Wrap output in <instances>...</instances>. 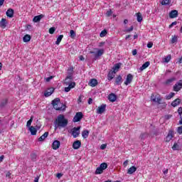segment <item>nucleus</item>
I'll return each instance as SVG.
<instances>
[{
  "label": "nucleus",
  "mask_w": 182,
  "mask_h": 182,
  "mask_svg": "<svg viewBox=\"0 0 182 182\" xmlns=\"http://www.w3.org/2000/svg\"><path fill=\"white\" fill-rule=\"evenodd\" d=\"M69 121L63 114H59L55 121V130L57 129H65L68 126Z\"/></svg>",
  "instance_id": "f257e3e1"
},
{
  "label": "nucleus",
  "mask_w": 182,
  "mask_h": 182,
  "mask_svg": "<svg viewBox=\"0 0 182 182\" xmlns=\"http://www.w3.org/2000/svg\"><path fill=\"white\" fill-rule=\"evenodd\" d=\"M64 86H68L65 87V92H70L71 89H73L76 86V82H73V73H69L68 75L65 79Z\"/></svg>",
  "instance_id": "f03ea898"
},
{
  "label": "nucleus",
  "mask_w": 182,
  "mask_h": 182,
  "mask_svg": "<svg viewBox=\"0 0 182 182\" xmlns=\"http://www.w3.org/2000/svg\"><path fill=\"white\" fill-rule=\"evenodd\" d=\"M51 105L55 110H65V109L66 108L65 105L60 103V99L59 98H55L52 101Z\"/></svg>",
  "instance_id": "7ed1b4c3"
},
{
  "label": "nucleus",
  "mask_w": 182,
  "mask_h": 182,
  "mask_svg": "<svg viewBox=\"0 0 182 182\" xmlns=\"http://www.w3.org/2000/svg\"><path fill=\"white\" fill-rule=\"evenodd\" d=\"M95 50H97V52L95 51H90V53L91 55H94V60H97V59H99V58H100V56H102L103 55V53H105V50L103 48L101 49H98V48H94Z\"/></svg>",
  "instance_id": "20e7f679"
},
{
  "label": "nucleus",
  "mask_w": 182,
  "mask_h": 182,
  "mask_svg": "<svg viewBox=\"0 0 182 182\" xmlns=\"http://www.w3.org/2000/svg\"><path fill=\"white\" fill-rule=\"evenodd\" d=\"M83 119V113L82 112H77L73 119V122L74 123H77V122H80Z\"/></svg>",
  "instance_id": "39448f33"
},
{
  "label": "nucleus",
  "mask_w": 182,
  "mask_h": 182,
  "mask_svg": "<svg viewBox=\"0 0 182 182\" xmlns=\"http://www.w3.org/2000/svg\"><path fill=\"white\" fill-rule=\"evenodd\" d=\"M80 127H74L72 130V135L73 136L74 139H76V137L79 136V134H80Z\"/></svg>",
  "instance_id": "423d86ee"
},
{
  "label": "nucleus",
  "mask_w": 182,
  "mask_h": 182,
  "mask_svg": "<svg viewBox=\"0 0 182 182\" xmlns=\"http://www.w3.org/2000/svg\"><path fill=\"white\" fill-rule=\"evenodd\" d=\"M182 80H180L179 82H176L174 85H173V90L174 92H180V90H181L182 89Z\"/></svg>",
  "instance_id": "0eeeda50"
},
{
  "label": "nucleus",
  "mask_w": 182,
  "mask_h": 182,
  "mask_svg": "<svg viewBox=\"0 0 182 182\" xmlns=\"http://www.w3.org/2000/svg\"><path fill=\"white\" fill-rule=\"evenodd\" d=\"M132 82H133V75L128 74L127 75V79H126L125 82H124V84L126 86H128V85H130V83H132Z\"/></svg>",
  "instance_id": "6e6552de"
},
{
  "label": "nucleus",
  "mask_w": 182,
  "mask_h": 182,
  "mask_svg": "<svg viewBox=\"0 0 182 182\" xmlns=\"http://www.w3.org/2000/svg\"><path fill=\"white\" fill-rule=\"evenodd\" d=\"M173 137H174V132L173 130H169L168 135L165 139V141H166V143H168V141H170V140H171Z\"/></svg>",
  "instance_id": "1a4fd4ad"
},
{
  "label": "nucleus",
  "mask_w": 182,
  "mask_h": 182,
  "mask_svg": "<svg viewBox=\"0 0 182 182\" xmlns=\"http://www.w3.org/2000/svg\"><path fill=\"white\" fill-rule=\"evenodd\" d=\"M105 112H106V105L102 104L97 108V113L98 114H102V113H105Z\"/></svg>",
  "instance_id": "9d476101"
},
{
  "label": "nucleus",
  "mask_w": 182,
  "mask_h": 182,
  "mask_svg": "<svg viewBox=\"0 0 182 182\" xmlns=\"http://www.w3.org/2000/svg\"><path fill=\"white\" fill-rule=\"evenodd\" d=\"M80 146H82V142L80 140H77L73 142V149H74V150H77L80 149Z\"/></svg>",
  "instance_id": "9b49d317"
},
{
  "label": "nucleus",
  "mask_w": 182,
  "mask_h": 182,
  "mask_svg": "<svg viewBox=\"0 0 182 182\" xmlns=\"http://www.w3.org/2000/svg\"><path fill=\"white\" fill-rule=\"evenodd\" d=\"M177 16H178V11L177 10H172L169 13V18H171V19H174V18H177Z\"/></svg>",
  "instance_id": "f8f14e48"
},
{
  "label": "nucleus",
  "mask_w": 182,
  "mask_h": 182,
  "mask_svg": "<svg viewBox=\"0 0 182 182\" xmlns=\"http://www.w3.org/2000/svg\"><path fill=\"white\" fill-rule=\"evenodd\" d=\"M43 18H45V15H43V14H40L38 16H36L33 18V22H34L36 23L38 22H41V20Z\"/></svg>",
  "instance_id": "ddd939ff"
},
{
  "label": "nucleus",
  "mask_w": 182,
  "mask_h": 182,
  "mask_svg": "<svg viewBox=\"0 0 182 182\" xmlns=\"http://www.w3.org/2000/svg\"><path fill=\"white\" fill-rule=\"evenodd\" d=\"M108 100L113 103L115 100H117V95H116V94L114 93L109 94L108 96Z\"/></svg>",
  "instance_id": "4468645a"
},
{
  "label": "nucleus",
  "mask_w": 182,
  "mask_h": 182,
  "mask_svg": "<svg viewBox=\"0 0 182 182\" xmlns=\"http://www.w3.org/2000/svg\"><path fill=\"white\" fill-rule=\"evenodd\" d=\"M52 147H53V150H58V149H59V147H60V141H59L58 140H55L53 142Z\"/></svg>",
  "instance_id": "2eb2a0df"
},
{
  "label": "nucleus",
  "mask_w": 182,
  "mask_h": 182,
  "mask_svg": "<svg viewBox=\"0 0 182 182\" xmlns=\"http://www.w3.org/2000/svg\"><path fill=\"white\" fill-rule=\"evenodd\" d=\"M6 25H8V21H6V18H1L0 21V28L5 29L6 28Z\"/></svg>",
  "instance_id": "dca6fc26"
},
{
  "label": "nucleus",
  "mask_w": 182,
  "mask_h": 182,
  "mask_svg": "<svg viewBox=\"0 0 182 182\" xmlns=\"http://www.w3.org/2000/svg\"><path fill=\"white\" fill-rule=\"evenodd\" d=\"M55 92V89L53 87L48 89L45 93L44 96L46 97H49V96H51L52 94Z\"/></svg>",
  "instance_id": "f3484780"
},
{
  "label": "nucleus",
  "mask_w": 182,
  "mask_h": 182,
  "mask_svg": "<svg viewBox=\"0 0 182 182\" xmlns=\"http://www.w3.org/2000/svg\"><path fill=\"white\" fill-rule=\"evenodd\" d=\"M88 85L89 86H91V87H95V86H97V80L95 78L91 79Z\"/></svg>",
  "instance_id": "a211bd4d"
},
{
  "label": "nucleus",
  "mask_w": 182,
  "mask_h": 182,
  "mask_svg": "<svg viewBox=\"0 0 182 182\" xmlns=\"http://www.w3.org/2000/svg\"><path fill=\"white\" fill-rule=\"evenodd\" d=\"M116 75V73L113 70H110L107 75V79L108 80H112V79Z\"/></svg>",
  "instance_id": "6ab92c4d"
},
{
  "label": "nucleus",
  "mask_w": 182,
  "mask_h": 182,
  "mask_svg": "<svg viewBox=\"0 0 182 182\" xmlns=\"http://www.w3.org/2000/svg\"><path fill=\"white\" fill-rule=\"evenodd\" d=\"M122 80H123V78L122 77V75H118L115 78V83H116V85H117V86H120V85H122Z\"/></svg>",
  "instance_id": "aec40b11"
},
{
  "label": "nucleus",
  "mask_w": 182,
  "mask_h": 182,
  "mask_svg": "<svg viewBox=\"0 0 182 182\" xmlns=\"http://www.w3.org/2000/svg\"><path fill=\"white\" fill-rule=\"evenodd\" d=\"M150 66V62L149 61H146L145 63H144L141 67L139 68V70H141V72H143V70H144V69H147V68H149Z\"/></svg>",
  "instance_id": "412c9836"
},
{
  "label": "nucleus",
  "mask_w": 182,
  "mask_h": 182,
  "mask_svg": "<svg viewBox=\"0 0 182 182\" xmlns=\"http://www.w3.org/2000/svg\"><path fill=\"white\" fill-rule=\"evenodd\" d=\"M29 132H31L32 136H36V133H38V129L35 128L33 126L29 127Z\"/></svg>",
  "instance_id": "4be33fe9"
},
{
  "label": "nucleus",
  "mask_w": 182,
  "mask_h": 182,
  "mask_svg": "<svg viewBox=\"0 0 182 182\" xmlns=\"http://www.w3.org/2000/svg\"><path fill=\"white\" fill-rule=\"evenodd\" d=\"M6 15L9 18H14V9H9L6 13Z\"/></svg>",
  "instance_id": "5701e85b"
},
{
  "label": "nucleus",
  "mask_w": 182,
  "mask_h": 182,
  "mask_svg": "<svg viewBox=\"0 0 182 182\" xmlns=\"http://www.w3.org/2000/svg\"><path fill=\"white\" fill-rule=\"evenodd\" d=\"M122 66V63H119L114 65L112 68V71H114L115 73L116 72H119V69H120V67Z\"/></svg>",
  "instance_id": "b1692460"
},
{
  "label": "nucleus",
  "mask_w": 182,
  "mask_h": 182,
  "mask_svg": "<svg viewBox=\"0 0 182 182\" xmlns=\"http://www.w3.org/2000/svg\"><path fill=\"white\" fill-rule=\"evenodd\" d=\"M176 80V77H173L171 78H169L166 80L164 82V85H166V86L170 85L172 82H173Z\"/></svg>",
  "instance_id": "393cba45"
},
{
  "label": "nucleus",
  "mask_w": 182,
  "mask_h": 182,
  "mask_svg": "<svg viewBox=\"0 0 182 182\" xmlns=\"http://www.w3.org/2000/svg\"><path fill=\"white\" fill-rule=\"evenodd\" d=\"M136 171L137 168H136V166H132L128 169L127 174H133L134 173H136Z\"/></svg>",
  "instance_id": "a878e982"
},
{
  "label": "nucleus",
  "mask_w": 182,
  "mask_h": 182,
  "mask_svg": "<svg viewBox=\"0 0 182 182\" xmlns=\"http://www.w3.org/2000/svg\"><path fill=\"white\" fill-rule=\"evenodd\" d=\"M181 102V100H180L179 98L175 100L172 103H171V106H173V107H176V106H178V105H180V102Z\"/></svg>",
  "instance_id": "bb28decb"
},
{
  "label": "nucleus",
  "mask_w": 182,
  "mask_h": 182,
  "mask_svg": "<svg viewBox=\"0 0 182 182\" xmlns=\"http://www.w3.org/2000/svg\"><path fill=\"white\" fill-rule=\"evenodd\" d=\"M48 136H49V132H46L38 139V141H43Z\"/></svg>",
  "instance_id": "cd10ccee"
},
{
  "label": "nucleus",
  "mask_w": 182,
  "mask_h": 182,
  "mask_svg": "<svg viewBox=\"0 0 182 182\" xmlns=\"http://www.w3.org/2000/svg\"><path fill=\"white\" fill-rule=\"evenodd\" d=\"M82 136L84 139H87V137H89V131L88 130L82 131Z\"/></svg>",
  "instance_id": "c85d7f7f"
},
{
  "label": "nucleus",
  "mask_w": 182,
  "mask_h": 182,
  "mask_svg": "<svg viewBox=\"0 0 182 182\" xmlns=\"http://www.w3.org/2000/svg\"><path fill=\"white\" fill-rule=\"evenodd\" d=\"M23 42H29L31 41V35L26 34L23 38Z\"/></svg>",
  "instance_id": "c756f323"
},
{
  "label": "nucleus",
  "mask_w": 182,
  "mask_h": 182,
  "mask_svg": "<svg viewBox=\"0 0 182 182\" xmlns=\"http://www.w3.org/2000/svg\"><path fill=\"white\" fill-rule=\"evenodd\" d=\"M62 39H63V35H60L55 41V45H59L62 42Z\"/></svg>",
  "instance_id": "7c9ffc66"
},
{
  "label": "nucleus",
  "mask_w": 182,
  "mask_h": 182,
  "mask_svg": "<svg viewBox=\"0 0 182 182\" xmlns=\"http://www.w3.org/2000/svg\"><path fill=\"white\" fill-rule=\"evenodd\" d=\"M171 60V55H168L166 57L164 58V62L165 63H168Z\"/></svg>",
  "instance_id": "2f4dec72"
},
{
  "label": "nucleus",
  "mask_w": 182,
  "mask_h": 182,
  "mask_svg": "<svg viewBox=\"0 0 182 182\" xmlns=\"http://www.w3.org/2000/svg\"><path fill=\"white\" fill-rule=\"evenodd\" d=\"M38 158V155H36L34 152L31 154V159L33 161H36V159Z\"/></svg>",
  "instance_id": "473e14b6"
},
{
  "label": "nucleus",
  "mask_w": 182,
  "mask_h": 182,
  "mask_svg": "<svg viewBox=\"0 0 182 182\" xmlns=\"http://www.w3.org/2000/svg\"><path fill=\"white\" fill-rule=\"evenodd\" d=\"M70 37L71 39H75L76 38V33L73 30L70 31Z\"/></svg>",
  "instance_id": "72a5a7b5"
},
{
  "label": "nucleus",
  "mask_w": 182,
  "mask_h": 182,
  "mask_svg": "<svg viewBox=\"0 0 182 182\" xmlns=\"http://www.w3.org/2000/svg\"><path fill=\"white\" fill-rule=\"evenodd\" d=\"M8 103V100H2L0 103V107H5Z\"/></svg>",
  "instance_id": "f704fd0d"
},
{
  "label": "nucleus",
  "mask_w": 182,
  "mask_h": 182,
  "mask_svg": "<svg viewBox=\"0 0 182 182\" xmlns=\"http://www.w3.org/2000/svg\"><path fill=\"white\" fill-rule=\"evenodd\" d=\"M102 173H103V169L100 166L97 168L95 171V174H102Z\"/></svg>",
  "instance_id": "c9c22d12"
},
{
  "label": "nucleus",
  "mask_w": 182,
  "mask_h": 182,
  "mask_svg": "<svg viewBox=\"0 0 182 182\" xmlns=\"http://www.w3.org/2000/svg\"><path fill=\"white\" fill-rule=\"evenodd\" d=\"M136 18H137V21L138 22H141V21H143V16H141V13H137L136 14Z\"/></svg>",
  "instance_id": "e433bc0d"
},
{
  "label": "nucleus",
  "mask_w": 182,
  "mask_h": 182,
  "mask_svg": "<svg viewBox=\"0 0 182 182\" xmlns=\"http://www.w3.org/2000/svg\"><path fill=\"white\" fill-rule=\"evenodd\" d=\"M100 167L102 169V171L106 170V168H107V164L104 162L100 165Z\"/></svg>",
  "instance_id": "4c0bfd02"
},
{
  "label": "nucleus",
  "mask_w": 182,
  "mask_h": 182,
  "mask_svg": "<svg viewBox=\"0 0 182 182\" xmlns=\"http://www.w3.org/2000/svg\"><path fill=\"white\" fill-rule=\"evenodd\" d=\"M171 2V0H162V1L161 2V4L162 5H170V3Z\"/></svg>",
  "instance_id": "58836bf2"
},
{
  "label": "nucleus",
  "mask_w": 182,
  "mask_h": 182,
  "mask_svg": "<svg viewBox=\"0 0 182 182\" xmlns=\"http://www.w3.org/2000/svg\"><path fill=\"white\" fill-rule=\"evenodd\" d=\"M174 95H176L174 92H171L169 95L166 96V100H170L171 97H174Z\"/></svg>",
  "instance_id": "ea45409f"
},
{
  "label": "nucleus",
  "mask_w": 182,
  "mask_h": 182,
  "mask_svg": "<svg viewBox=\"0 0 182 182\" xmlns=\"http://www.w3.org/2000/svg\"><path fill=\"white\" fill-rule=\"evenodd\" d=\"M106 35H107V31H106V30H103V31H101V33H100V38H105V36H106Z\"/></svg>",
  "instance_id": "a19ab883"
},
{
  "label": "nucleus",
  "mask_w": 182,
  "mask_h": 182,
  "mask_svg": "<svg viewBox=\"0 0 182 182\" xmlns=\"http://www.w3.org/2000/svg\"><path fill=\"white\" fill-rule=\"evenodd\" d=\"M33 121V117H31V119L27 122L26 127H31V124H32V122Z\"/></svg>",
  "instance_id": "79ce46f5"
},
{
  "label": "nucleus",
  "mask_w": 182,
  "mask_h": 182,
  "mask_svg": "<svg viewBox=\"0 0 182 182\" xmlns=\"http://www.w3.org/2000/svg\"><path fill=\"white\" fill-rule=\"evenodd\" d=\"M149 136V134H141L139 136V138L141 139V140H144V139L147 138Z\"/></svg>",
  "instance_id": "37998d69"
},
{
  "label": "nucleus",
  "mask_w": 182,
  "mask_h": 182,
  "mask_svg": "<svg viewBox=\"0 0 182 182\" xmlns=\"http://www.w3.org/2000/svg\"><path fill=\"white\" fill-rule=\"evenodd\" d=\"M133 29H134V27H133V26H132L129 28H127V29L124 30V32H125V33H129V32L133 31Z\"/></svg>",
  "instance_id": "c03bdc74"
},
{
  "label": "nucleus",
  "mask_w": 182,
  "mask_h": 182,
  "mask_svg": "<svg viewBox=\"0 0 182 182\" xmlns=\"http://www.w3.org/2000/svg\"><path fill=\"white\" fill-rule=\"evenodd\" d=\"M161 97H160V95H158L156 97V103H157L158 105H161Z\"/></svg>",
  "instance_id": "a18cd8bd"
},
{
  "label": "nucleus",
  "mask_w": 182,
  "mask_h": 182,
  "mask_svg": "<svg viewBox=\"0 0 182 182\" xmlns=\"http://www.w3.org/2000/svg\"><path fill=\"white\" fill-rule=\"evenodd\" d=\"M55 31H56V28H55V27H51L49 28L48 32L50 35H53V33H55Z\"/></svg>",
  "instance_id": "49530a36"
},
{
  "label": "nucleus",
  "mask_w": 182,
  "mask_h": 182,
  "mask_svg": "<svg viewBox=\"0 0 182 182\" xmlns=\"http://www.w3.org/2000/svg\"><path fill=\"white\" fill-rule=\"evenodd\" d=\"M177 41H178L177 36H172V39L171 41V43H177Z\"/></svg>",
  "instance_id": "de8ad7c7"
},
{
  "label": "nucleus",
  "mask_w": 182,
  "mask_h": 182,
  "mask_svg": "<svg viewBox=\"0 0 182 182\" xmlns=\"http://www.w3.org/2000/svg\"><path fill=\"white\" fill-rule=\"evenodd\" d=\"M33 27L32 26V25L28 24L26 26V31H29L31 32L33 31Z\"/></svg>",
  "instance_id": "09e8293b"
},
{
  "label": "nucleus",
  "mask_w": 182,
  "mask_h": 182,
  "mask_svg": "<svg viewBox=\"0 0 182 182\" xmlns=\"http://www.w3.org/2000/svg\"><path fill=\"white\" fill-rule=\"evenodd\" d=\"M180 149V146H178V144L175 143L173 146H172L173 150H178Z\"/></svg>",
  "instance_id": "8fccbe9b"
},
{
  "label": "nucleus",
  "mask_w": 182,
  "mask_h": 182,
  "mask_svg": "<svg viewBox=\"0 0 182 182\" xmlns=\"http://www.w3.org/2000/svg\"><path fill=\"white\" fill-rule=\"evenodd\" d=\"M157 96H158V95H154V94H152V95H151V100L152 102H156V99Z\"/></svg>",
  "instance_id": "3c124183"
},
{
  "label": "nucleus",
  "mask_w": 182,
  "mask_h": 182,
  "mask_svg": "<svg viewBox=\"0 0 182 182\" xmlns=\"http://www.w3.org/2000/svg\"><path fill=\"white\" fill-rule=\"evenodd\" d=\"M112 14H113V12H112V9H109V10H108V11H107L106 16H107V17H110V16H112Z\"/></svg>",
  "instance_id": "603ef678"
},
{
  "label": "nucleus",
  "mask_w": 182,
  "mask_h": 182,
  "mask_svg": "<svg viewBox=\"0 0 182 182\" xmlns=\"http://www.w3.org/2000/svg\"><path fill=\"white\" fill-rule=\"evenodd\" d=\"M177 133H178V134H182V126L178 127L177 128Z\"/></svg>",
  "instance_id": "864d4df0"
},
{
  "label": "nucleus",
  "mask_w": 182,
  "mask_h": 182,
  "mask_svg": "<svg viewBox=\"0 0 182 182\" xmlns=\"http://www.w3.org/2000/svg\"><path fill=\"white\" fill-rule=\"evenodd\" d=\"M175 25H177V21H173L171 23V25H169V28L171 29Z\"/></svg>",
  "instance_id": "5fc2aeb1"
},
{
  "label": "nucleus",
  "mask_w": 182,
  "mask_h": 182,
  "mask_svg": "<svg viewBox=\"0 0 182 182\" xmlns=\"http://www.w3.org/2000/svg\"><path fill=\"white\" fill-rule=\"evenodd\" d=\"M147 48H149V49L153 48V43L151 42H149L147 43Z\"/></svg>",
  "instance_id": "6e6d98bb"
},
{
  "label": "nucleus",
  "mask_w": 182,
  "mask_h": 182,
  "mask_svg": "<svg viewBox=\"0 0 182 182\" xmlns=\"http://www.w3.org/2000/svg\"><path fill=\"white\" fill-rule=\"evenodd\" d=\"M178 113L179 116H181V114H182V107H180L178 109Z\"/></svg>",
  "instance_id": "4d7b16f0"
},
{
  "label": "nucleus",
  "mask_w": 182,
  "mask_h": 182,
  "mask_svg": "<svg viewBox=\"0 0 182 182\" xmlns=\"http://www.w3.org/2000/svg\"><path fill=\"white\" fill-rule=\"evenodd\" d=\"M107 146V145H106V144H102V145L100 146L101 150H105V149H106Z\"/></svg>",
  "instance_id": "13d9d810"
},
{
  "label": "nucleus",
  "mask_w": 182,
  "mask_h": 182,
  "mask_svg": "<svg viewBox=\"0 0 182 182\" xmlns=\"http://www.w3.org/2000/svg\"><path fill=\"white\" fill-rule=\"evenodd\" d=\"M53 79V76H50L46 79V82H50Z\"/></svg>",
  "instance_id": "bf43d9fd"
},
{
  "label": "nucleus",
  "mask_w": 182,
  "mask_h": 182,
  "mask_svg": "<svg viewBox=\"0 0 182 182\" xmlns=\"http://www.w3.org/2000/svg\"><path fill=\"white\" fill-rule=\"evenodd\" d=\"M63 173H57L58 178H61L63 177Z\"/></svg>",
  "instance_id": "052dcab7"
},
{
  "label": "nucleus",
  "mask_w": 182,
  "mask_h": 182,
  "mask_svg": "<svg viewBox=\"0 0 182 182\" xmlns=\"http://www.w3.org/2000/svg\"><path fill=\"white\" fill-rule=\"evenodd\" d=\"M132 55H133V56H136V55H137V50L136 49H134L132 51Z\"/></svg>",
  "instance_id": "680f3d73"
},
{
  "label": "nucleus",
  "mask_w": 182,
  "mask_h": 182,
  "mask_svg": "<svg viewBox=\"0 0 182 182\" xmlns=\"http://www.w3.org/2000/svg\"><path fill=\"white\" fill-rule=\"evenodd\" d=\"M92 103H93V99L89 98V100H88V105H92Z\"/></svg>",
  "instance_id": "e2e57ef3"
},
{
  "label": "nucleus",
  "mask_w": 182,
  "mask_h": 182,
  "mask_svg": "<svg viewBox=\"0 0 182 182\" xmlns=\"http://www.w3.org/2000/svg\"><path fill=\"white\" fill-rule=\"evenodd\" d=\"M41 126H42V125H41V124H37V125L36 126V130H39V129H41Z\"/></svg>",
  "instance_id": "0e129e2a"
},
{
  "label": "nucleus",
  "mask_w": 182,
  "mask_h": 182,
  "mask_svg": "<svg viewBox=\"0 0 182 182\" xmlns=\"http://www.w3.org/2000/svg\"><path fill=\"white\" fill-rule=\"evenodd\" d=\"M127 164H129V161H125L123 164V166H124L125 167H127Z\"/></svg>",
  "instance_id": "69168bd1"
},
{
  "label": "nucleus",
  "mask_w": 182,
  "mask_h": 182,
  "mask_svg": "<svg viewBox=\"0 0 182 182\" xmlns=\"http://www.w3.org/2000/svg\"><path fill=\"white\" fill-rule=\"evenodd\" d=\"M39 176H36L34 179V182H39Z\"/></svg>",
  "instance_id": "338daca9"
},
{
  "label": "nucleus",
  "mask_w": 182,
  "mask_h": 182,
  "mask_svg": "<svg viewBox=\"0 0 182 182\" xmlns=\"http://www.w3.org/2000/svg\"><path fill=\"white\" fill-rule=\"evenodd\" d=\"M103 45H105V42H100L99 44V47L102 48V46H103Z\"/></svg>",
  "instance_id": "774afa93"
}]
</instances>
